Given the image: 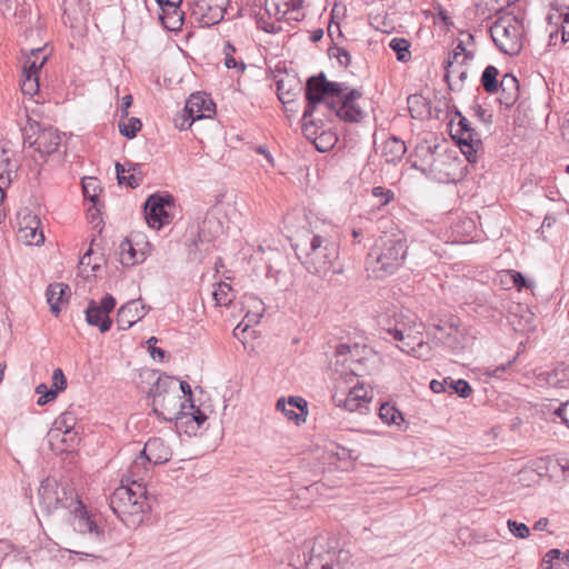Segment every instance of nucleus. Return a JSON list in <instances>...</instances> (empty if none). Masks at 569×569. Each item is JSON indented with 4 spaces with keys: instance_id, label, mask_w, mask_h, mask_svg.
Listing matches in <instances>:
<instances>
[{
    "instance_id": "49",
    "label": "nucleus",
    "mask_w": 569,
    "mask_h": 569,
    "mask_svg": "<svg viewBox=\"0 0 569 569\" xmlns=\"http://www.w3.org/2000/svg\"><path fill=\"white\" fill-rule=\"evenodd\" d=\"M465 52H466L465 43H463V41L459 40L456 48L453 49V51L448 54V58L445 61V68L447 70V76H446L447 78H448V73L450 72L449 69L452 68L453 63L458 60V58L460 56H463Z\"/></svg>"
},
{
    "instance_id": "37",
    "label": "nucleus",
    "mask_w": 569,
    "mask_h": 569,
    "mask_svg": "<svg viewBox=\"0 0 569 569\" xmlns=\"http://www.w3.org/2000/svg\"><path fill=\"white\" fill-rule=\"evenodd\" d=\"M390 49L397 54L398 61L407 62L411 58V43L406 38H393L389 42Z\"/></svg>"
},
{
    "instance_id": "26",
    "label": "nucleus",
    "mask_w": 569,
    "mask_h": 569,
    "mask_svg": "<svg viewBox=\"0 0 569 569\" xmlns=\"http://www.w3.org/2000/svg\"><path fill=\"white\" fill-rule=\"evenodd\" d=\"M421 335H417V340H407L397 347L402 352L410 355L419 360H429L432 357V347L430 343L420 339Z\"/></svg>"
},
{
    "instance_id": "43",
    "label": "nucleus",
    "mask_w": 569,
    "mask_h": 569,
    "mask_svg": "<svg viewBox=\"0 0 569 569\" xmlns=\"http://www.w3.org/2000/svg\"><path fill=\"white\" fill-rule=\"evenodd\" d=\"M236 52V48L230 41H227L223 46V54H224V66L228 69H238L239 71H244L246 64L243 62H238L233 57Z\"/></svg>"
},
{
    "instance_id": "42",
    "label": "nucleus",
    "mask_w": 569,
    "mask_h": 569,
    "mask_svg": "<svg viewBox=\"0 0 569 569\" xmlns=\"http://www.w3.org/2000/svg\"><path fill=\"white\" fill-rule=\"evenodd\" d=\"M277 410L281 411L289 420H292L296 422V425H300L306 421V417L303 413L296 412V410L292 407H289L286 402L284 398L278 399L276 403Z\"/></svg>"
},
{
    "instance_id": "14",
    "label": "nucleus",
    "mask_w": 569,
    "mask_h": 569,
    "mask_svg": "<svg viewBox=\"0 0 569 569\" xmlns=\"http://www.w3.org/2000/svg\"><path fill=\"white\" fill-rule=\"evenodd\" d=\"M327 119L323 116H312L309 119L302 118V133L310 140L320 152L329 151L336 143V136L326 130Z\"/></svg>"
},
{
    "instance_id": "4",
    "label": "nucleus",
    "mask_w": 569,
    "mask_h": 569,
    "mask_svg": "<svg viewBox=\"0 0 569 569\" xmlns=\"http://www.w3.org/2000/svg\"><path fill=\"white\" fill-rule=\"evenodd\" d=\"M59 491V509L70 510L72 516L71 525L74 531L80 535H87L96 542H104V528L101 527L91 515H89L76 490L69 486H60Z\"/></svg>"
},
{
    "instance_id": "57",
    "label": "nucleus",
    "mask_w": 569,
    "mask_h": 569,
    "mask_svg": "<svg viewBox=\"0 0 569 569\" xmlns=\"http://www.w3.org/2000/svg\"><path fill=\"white\" fill-rule=\"evenodd\" d=\"M508 273L510 274L511 279H512V283L513 286L518 289V290H521L523 288H527L529 287L528 284V281L526 279V277L519 272V271H515V270H509Z\"/></svg>"
},
{
    "instance_id": "25",
    "label": "nucleus",
    "mask_w": 569,
    "mask_h": 569,
    "mask_svg": "<svg viewBox=\"0 0 569 569\" xmlns=\"http://www.w3.org/2000/svg\"><path fill=\"white\" fill-rule=\"evenodd\" d=\"M84 313L87 323L93 327H98L101 333H104L110 330L112 326V320L110 316L104 313L98 307L97 301L90 300L88 302Z\"/></svg>"
},
{
    "instance_id": "34",
    "label": "nucleus",
    "mask_w": 569,
    "mask_h": 569,
    "mask_svg": "<svg viewBox=\"0 0 569 569\" xmlns=\"http://www.w3.org/2000/svg\"><path fill=\"white\" fill-rule=\"evenodd\" d=\"M469 142H466L467 140H462V146H460V151L466 157L467 161L469 163H477L479 159V150L482 148V141L480 138H471L470 134H468Z\"/></svg>"
},
{
    "instance_id": "7",
    "label": "nucleus",
    "mask_w": 569,
    "mask_h": 569,
    "mask_svg": "<svg viewBox=\"0 0 569 569\" xmlns=\"http://www.w3.org/2000/svg\"><path fill=\"white\" fill-rule=\"evenodd\" d=\"M176 383V378L160 376L149 389L148 398L152 400V411L160 420L174 421L176 412L172 411L180 400Z\"/></svg>"
},
{
    "instance_id": "56",
    "label": "nucleus",
    "mask_w": 569,
    "mask_h": 569,
    "mask_svg": "<svg viewBox=\"0 0 569 569\" xmlns=\"http://www.w3.org/2000/svg\"><path fill=\"white\" fill-rule=\"evenodd\" d=\"M98 307L109 316V313L114 309L116 307V299L112 295L107 293L101 298V300L98 302Z\"/></svg>"
},
{
    "instance_id": "6",
    "label": "nucleus",
    "mask_w": 569,
    "mask_h": 569,
    "mask_svg": "<svg viewBox=\"0 0 569 569\" xmlns=\"http://www.w3.org/2000/svg\"><path fill=\"white\" fill-rule=\"evenodd\" d=\"M383 330L400 345L407 340H417L422 333L423 325L418 316L407 308H395L381 319Z\"/></svg>"
},
{
    "instance_id": "30",
    "label": "nucleus",
    "mask_w": 569,
    "mask_h": 569,
    "mask_svg": "<svg viewBox=\"0 0 569 569\" xmlns=\"http://www.w3.org/2000/svg\"><path fill=\"white\" fill-rule=\"evenodd\" d=\"M119 249L120 262L126 267L133 266L144 260L143 252L138 253L130 239L121 241Z\"/></svg>"
},
{
    "instance_id": "1",
    "label": "nucleus",
    "mask_w": 569,
    "mask_h": 569,
    "mask_svg": "<svg viewBox=\"0 0 569 569\" xmlns=\"http://www.w3.org/2000/svg\"><path fill=\"white\" fill-rule=\"evenodd\" d=\"M128 486L121 485L109 497V506L112 512L126 527H139L147 513L151 510L150 496L144 485L142 475L132 476Z\"/></svg>"
},
{
    "instance_id": "22",
    "label": "nucleus",
    "mask_w": 569,
    "mask_h": 569,
    "mask_svg": "<svg viewBox=\"0 0 569 569\" xmlns=\"http://www.w3.org/2000/svg\"><path fill=\"white\" fill-rule=\"evenodd\" d=\"M71 296L70 287L62 282L48 286L46 291L47 302L50 311L57 317L60 313L61 305L67 303Z\"/></svg>"
},
{
    "instance_id": "40",
    "label": "nucleus",
    "mask_w": 569,
    "mask_h": 569,
    "mask_svg": "<svg viewBox=\"0 0 569 569\" xmlns=\"http://www.w3.org/2000/svg\"><path fill=\"white\" fill-rule=\"evenodd\" d=\"M120 133L128 138L133 139L142 128V122L139 118L131 117L127 121L120 120L118 123Z\"/></svg>"
},
{
    "instance_id": "18",
    "label": "nucleus",
    "mask_w": 569,
    "mask_h": 569,
    "mask_svg": "<svg viewBox=\"0 0 569 569\" xmlns=\"http://www.w3.org/2000/svg\"><path fill=\"white\" fill-rule=\"evenodd\" d=\"M149 309V307L142 303L141 299L128 301L126 305L120 307L117 312L116 323L118 329L128 330L137 321L141 320Z\"/></svg>"
},
{
    "instance_id": "13",
    "label": "nucleus",
    "mask_w": 569,
    "mask_h": 569,
    "mask_svg": "<svg viewBox=\"0 0 569 569\" xmlns=\"http://www.w3.org/2000/svg\"><path fill=\"white\" fill-rule=\"evenodd\" d=\"M325 86V73L320 72L317 76L310 77L305 87V96L307 106L303 111V119H309L312 116H326V93H322V87Z\"/></svg>"
},
{
    "instance_id": "16",
    "label": "nucleus",
    "mask_w": 569,
    "mask_h": 569,
    "mask_svg": "<svg viewBox=\"0 0 569 569\" xmlns=\"http://www.w3.org/2000/svg\"><path fill=\"white\" fill-rule=\"evenodd\" d=\"M206 420L207 415L199 407L194 406V409H189L187 403H180L179 410L174 413L177 431L188 436L196 435Z\"/></svg>"
},
{
    "instance_id": "39",
    "label": "nucleus",
    "mask_w": 569,
    "mask_h": 569,
    "mask_svg": "<svg viewBox=\"0 0 569 569\" xmlns=\"http://www.w3.org/2000/svg\"><path fill=\"white\" fill-rule=\"evenodd\" d=\"M76 425H77L76 415L70 410H67L56 419L54 430L61 431L64 435H68L74 429Z\"/></svg>"
},
{
    "instance_id": "55",
    "label": "nucleus",
    "mask_w": 569,
    "mask_h": 569,
    "mask_svg": "<svg viewBox=\"0 0 569 569\" xmlns=\"http://www.w3.org/2000/svg\"><path fill=\"white\" fill-rule=\"evenodd\" d=\"M289 407L293 409H299L300 413H303L305 417L308 415L307 401L302 397H289L288 401H286Z\"/></svg>"
},
{
    "instance_id": "5",
    "label": "nucleus",
    "mask_w": 569,
    "mask_h": 569,
    "mask_svg": "<svg viewBox=\"0 0 569 569\" xmlns=\"http://www.w3.org/2000/svg\"><path fill=\"white\" fill-rule=\"evenodd\" d=\"M496 47L505 54L517 56L523 47L525 24L517 16L506 14L498 18L489 29Z\"/></svg>"
},
{
    "instance_id": "11",
    "label": "nucleus",
    "mask_w": 569,
    "mask_h": 569,
    "mask_svg": "<svg viewBox=\"0 0 569 569\" xmlns=\"http://www.w3.org/2000/svg\"><path fill=\"white\" fill-rule=\"evenodd\" d=\"M174 207V198L169 193H153L144 202V217L149 227L160 230L169 224L172 214L169 212Z\"/></svg>"
},
{
    "instance_id": "28",
    "label": "nucleus",
    "mask_w": 569,
    "mask_h": 569,
    "mask_svg": "<svg viewBox=\"0 0 569 569\" xmlns=\"http://www.w3.org/2000/svg\"><path fill=\"white\" fill-rule=\"evenodd\" d=\"M569 550L550 549L542 559V569H568Z\"/></svg>"
},
{
    "instance_id": "61",
    "label": "nucleus",
    "mask_w": 569,
    "mask_h": 569,
    "mask_svg": "<svg viewBox=\"0 0 569 569\" xmlns=\"http://www.w3.org/2000/svg\"><path fill=\"white\" fill-rule=\"evenodd\" d=\"M517 359V356H515L511 360H509L508 362L503 363V365H500V366H497L492 372H491V376L492 377H496V378H501L502 375L506 372V370L508 368L511 367V365L516 361Z\"/></svg>"
},
{
    "instance_id": "32",
    "label": "nucleus",
    "mask_w": 569,
    "mask_h": 569,
    "mask_svg": "<svg viewBox=\"0 0 569 569\" xmlns=\"http://www.w3.org/2000/svg\"><path fill=\"white\" fill-rule=\"evenodd\" d=\"M499 70L495 66H487L481 74V86L489 94L496 93L499 90L500 82L498 81Z\"/></svg>"
},
{
    "instance_id": "29",
    "label": "nucleus",
    "mask_w": 569,
    "mask_h": 569,
    "mask_svg": "<svg viewBox=\"0 0 569 569\" xmlns=\"http://www.w3.org/2000/svg\"><path fill=\"white\" fill-rule=\"evenodd\" d=\"M47 61L43 48L32 49L30 54L26 57L23 63V73L38 74Z\"/></svg>"
},
{
    "instance_id": "38",
    "label": "nucleus",
    "mask_w": 569,
    "mask_h": 569,
    "mask_svg": "<svg viewBox=\"0 0 569 569\" xmlns=\"http://www.w3.org/2000/svg\"><path fill=\"white\" fill-rule=\"evenodd\" d=\"M212 297L217 306L228 307L233 300L231 286L227 282H219L212 291Z\"/></svg>"
},
{
    "instance_id": "51",
    "label": "nucleus",
    "mask_w": 569,
    "mask_h": 569,
    "mask_svg": "<svg viewBox=\"0 0 569 569\" xmlns=\"http://www.w3.org/2000/svg\"><path fill=\"white\" fill-rule=\"evenodd\" d=\"M371 193H372V197L380 200L379 207L388 204L395 197V193L392 190L380 187V186L373 187Z\"/></svg>"
},
{
    "instance_id": "12",
    "label": "nucleus",
    "mask_w": 569,
    "mask_h": 569,
    "mask_svg": "<svg viewBox=\"0 0 569 569\" xmlns=\"http://www.w3.org/2000/svg\"><path fill=\"white\" fill-rule=\"evenodd\" d=\"M361 96L362 93L358 89H350L341 101L326 102L327 112L323 118L328 121L337 117L346 122H359L363 118V112L355 101Z\"/></svg>"
},
{
    "instance_id": "15",
    "label": "nucleus",
    "mask_w": 569,
    "mask_h": 569,
    "mask_svg": "<svg viewBox=\"0 0 569 569\" xmlns=\"http://www.w3.org/2000/svg\"><path fill=\"white\" fill-rule=\"evenodd\" d=\"M30 130H34V127L30 126ZM23 142L24 146L34 148L42 158H46L58 150L61 144V134L52 127L38 128L33 134H27Z\"/></svg>"
},
{
    "instance_id": "64",
    "label": "nucleus",
    "mask_w": 569,
    "mask_h": 569,
    "mask_svg": "<svg viewBox=\"0 0 569 569\" xmlns=\"http://www.w3.org/2000/svg\"><path fill=\"white\" fill-rule=\"evenodd\" d=\"M148 349L153 360L163 361L166 359L167 352L163 349L156 346H150Z\"/></svg>"
},
{
    "instance_id": "19",
    "label": "nucleus",
    "mask_w": 569,
    "mask_h": 569,
    "mask_svg": "<svg viewBox=\"0 0 569 569\" xmlns=\"http://www.w3.org/2000/svg\"><path fill=\"white\" fill-rule=\"evenodd\" d=\"M438 151V144H421L417 147L416 160L412 163L413 168L426 174H432L439 171L437 162L440 153Z\"/></svg>"
},
{
    "instance_id": "33",
    "label": "nucleus",
    "mask_w": 569,
    "mask_h": 569,
    "mask_svg": "<svg viewBox=\"0 0 569 569\" xmlns=\"http://www.w3.org/2000/svg\"><path fill=\"white\" fill-rule=\"evenodd\" d=\"M137 164L130 163V167L126 169V164H122L120 162L116 163L117 180L120 186H127L130 188L139 187L141 179L137 178L133 173H129L128 176L126 174V172L134 170Z\"/></svg>"
},
{
    "instance_id": "35",
    "label": "nucleus",
    "mask_w": 569,
    "mask_h": 569,
    "mask_svg": "<svg viewBox=\"0 0 569 569\" xmlns=\"http://www.w3.org/2000/svg\"><path fill=\"white\" fill-rule=\"evenodd\" d=\"M349 91L348 87L343 82L328 81L325 77V86L322 87V93H326V100L341 101L343 96Z\"/></svg>"
},
{
    "instance_id": "3",
    "label": "nucleus",
    "mask_w": 569,
    "mask_h": 569,
    "mask_svg": "<svg viewBox=\"0 0 569 569\" xmlns=\"http://www.w3.org/2000/svg\"><path fill=\"white\" fill-rule=\"evenodd\" d=\"M295 250L298 259L312 274L327 277L329 273L340 271L335 268V262L338 259V247L319 234L311 236L307 248L302 249L300 244H297Z\"/></svg>"
},
{
    "instance_id": "45",
    "label": "nucleus",
    "mask_w": 569,
    "mask_h": 569,
    "mask_svg": "<svg viewBox=\"0 0 569 569\" xmlns=\"http://www.w3.org/2000/svg\"><path fill=\"white\" fill-rule=\"evenodd\" d=\"M21 90L24 94L33 96L39 91V76L23 73Z\"/></svg>"
},
{
    "instance_id": "63",
    "label": "nucleus",
    "mask_w": 569,
    "mask_h": 569,
    "mask_svg": "<svg viewBox=\"0 0 569 569\" xmlns=\"http://www.w3.org/2000/svg\"><path fill=\"white\" fill-rule=\"evenodd\" d=\"M476 114L483 123L492 122V114L483 109L481 106L476 107Z\"/></svg>"
},
{
    "instance_id": "24",
    "label": "nucleus",
    "mask_w": 569,
    "mask_h": 569,
    "mask_svg": "<svg viewBox=\"0 0 569 569\" xmlns=\"http://www.w3.org/2000/svg\"><path fill=\"white\" fill-rule=\"evenodd\" d=\"M59 488L60 486L50 479L41 482L39 488V498L40 503L47 513H51L59 509Z\"/></svg>"
},
{
    "instance_id": "54",
    "label": "nucleus",
    "mask_w": 569,
    "mask_h": 569,
    "mask_svg": "<svg viewBox=\"0 0 569 569\" xmlns=\"http://www.w3.org/2000/svg\"><path fill=\"white\" fill-rule=\"evenodd\" d=\"M180 390L184 396V401L179 400L180 403H187L189 409H194V401H193V395L191 390V386L187 381H180L179 382Z\"/></svg>"
},
{
    "instance_id": "10",
    "label": "nucleus",
    "mask_w": 569,
    "mask_h": 569,
    "mask_svg": "<svg viewBox=\"0 0 569 569\" xmlns=\"http://www.w3.org/2000/svg\"><path fill=\"white\" fill-rule=\"evenodd\" d=\"M370 350L365 345L339 343L336 347V362L341 363L346 369L342 373L351 377H360L366 371V361Z\"/></svg>"
},
{
    "instance_id": "21",
    "label": "nucleus",
    "mask_w": 569,
    "mask_h": 569,
    "mask_svg": "<svg viewBox=\"0 0 569 569\" xmlns=\"http://www.w3.org/2000/svg\"><path fill=\"white\" fill-rule=\"evenodd\" d=\"M161 9L160 20L163 27L170 31L180 30L183 24V11L180 8L181 2H170L168 0H157Z\"/></svg>"
},
{
    "instance_id": "59",
    "label": "nucleus",
    "mask_w": 569,
    "mask_h": 569,
    "mask_svg": "<svg viewBox=\"0 0 569 569\" xmlns=\"http://www.w3.org/2000/svg\"><path fill=\"white\" fill-rule=\"evenodd\" d=\"M448 386H449V377L445 378L441 381L436 380V379L430 381V389L435 393H441V392L448 391Z\"/></svg>"
},
{
    "instance_id": "58",
    "label": "nucleus",
    "mask_w": 569,
    "mask_h": 569,
    "mask_svg": "<svg viewBox=\"0 0 569 569\" xmlns=\"http://www.w3.org/2000/svg\"><path fill=\"white\" fill-rule=\"evenodd\" d=\"M435 9L437 10L435 19H433V22L436 24L438 22H443L447 27L452 24L449 12L445 8H442L441 6H438Z\"/></svg>"
},
{
    "instance_id": "47",
    "label": "nucleus",
    "mask_w": 569,
    "mask_h": 569,
    "mask_svg": "<svg viewBox=\"0 0 569 569\" xmlns=\"http://www.w3.org/2000/svg\"><path fill=\"white\" fill-rule=\"evenodd\" d=\"M328 53L330 57H335L342 67H348L351 62L350 52L342 47H330Z\"/></svg>"
},
{
    "instance_id": "36",
    "label": "nucleus",
    "mask_w": 569,
    "mask_h": 569,
    "mask_svg": "<svg viewBox=\"0 0 569 569\" xmlns=\"http://www.w3.org/2000/svg\"><path fill=\"white\" fill-rule=\"evenodd\" d=\"M379 417L387 425L400 426L405 421L402 413L388 402L380 406Z\"/></svg>"
},
{
    "instance_id": "62",
    "label": "nucleus",
    "mask_w": 569,
    "mask_h": 569,
    "mask_svg": "<svg viewBox=\"0 0 569 569\" xmlns=\"http://www.w3.org/2000/svg\"><path fill=\"white\" fill-rule=\"evenodd\" d=\"M457 116L459 117L458 121V130L457 131H463V132H471L475 131L473 128H471L470 122L466 117L462 116L460 111H457Z\"/></svg>"
},
{
    "instance_id": "50",
    "label": "nucleus",
    "mask_w": 569,
    "mask_h": 569,
    "mask_svg": "<svg viewBox=\"0 0 569 569\" xmlns=\"http://www.w3.org/2000/svg\"><path fill=\"white\" fill-rule=\"evenodd\" d=\"M507 526L509 531L517 538L525 539L530 533L529 528L522 522L509 519Z\"/></svg>"
},
{
    "instance_id": "9",
    "label": "nucleus",
    "mask_w": 569,
    "mask_h": 569,
    "mask_svg": "<svg viewBox=\"0 0 569 569\" xmlns=\"http://www.w3.org/2000/svg\"><path fill=\"white\" fill-rule=\"evenodd\" d=\"M230 0H192L190 17L199 28L218 24L224 17Z\"/></svg>"
},
{
    "instance_id": "27",
    "label": "nucleus",
    "mask_w": 569,
    "mask_h": 569,
    "mask_svg": "<svg viewBox=\"0 0 569 569\" xmlns=\"http://www.w3.org/2000/svg\"><path fill=\"white\" fill-rule=\"evenodd\" d=\"M407 151L405 142L392 136L382 143L381 156L387 163L399 162Z\"/></svg>"
},
{
    "instance_id": "23",
    "label": "nucleus",
    "mask_w": 569,
    "mask_h": 569,
    "mask_svg": "<svg viewBox=\"0 0 569 569\" xmlns=\"http://www.w3.org/2000/svg\"><path fill=\"white\" fill-rule=\"evenodd\" d=\"M499 103L506 108H511L519 99V82L512 73L503 74L500 84Z\"/></svg>"
},
{
    "instance_id": "8",
    "label": "nucleus",
    "mask_w": 569,
    "mask_h": 569,
    "mask_svg": "<svg viewBox=\"0 0 569 569\" xmlns=\"http://www.w3.org/2000/svg\"><path fill=\"white\" fill-rule=\"evenodd\" d=\"M171 457V449L161 438H151L146 442L140 455L133 460L129 472L132 476L147 473L151 465L166 463Z\"/></svg>"
},
{
    "instance_id": "41",
    "label": "nucleus",
    "mask_w": 569,
    "mask_h": 569,
    "mask_svg": "<svg viewBox=\"0 0 569 569\" xmlns=\"http://www.w3.org/2000/svg\"><path fill=\"white\" fill-rule=\"evenodd\" d=\"M448 390L451 395L457 393L461 398H468L472 392V388L467 380H465V379L455 380L451 377H449Z\"/></svg>"
},
{
    "instance_id": "20",
    "label": "nucleus",
    "mask_w": 569,
    "mask_h": 569,
    "mask_svg": "<svg viewBox=\"0 0 569 569\" xmlns=\"http://www.w3.org/2000/svg\"><path fill=\"white\" fill-rule=\"evenodd\" d=\"M371 399L372 390H368L363 383L358 381L349 389L345 398L339 400V406L351 412L362 411L363 409H367Z\"/></svg>"
},
{
    "instance_id": "52",
    "label": "nucleus",
    "mask_w": 569,
    "mask_h": 569,
    "mask_svg": "<svg viewBox=\"0 0 569 569\" xmlns=\"http://www.w3.org/2000/svg\"><path fill=\"white\" fill-rule=\"evenodd\" d=\"M277 94L282 103H289L293 101L296 93L290 88L286 87L284 80L277 81Z\"/></svg>"
},
{
    "instance_id": "53",
    "label": "nucleus",
    "mask_w": 569,
    "mask_h": 569,
    "mask_svg": "<svg viewBox=\"0 0 569 569\" xmlns=\"http://www.w3.org/2000/svg\"><path fill=\"white\" fill-rule=\"evenodd\" d=\"M52 388L58 392L63 391L67 388V379L60 368H56L52 372Z\"/></svg>"
},
{
    "instance_id": "44",
    "label": "nucleus",
    "mask_w": 569,
    "mask_h": 569,
    "mask_svg": "<svg viewBox=\"0 0 569 569\" xmlns=\"http://www.w3.org/2000/svg\"><path fill=\"white\" fill-rule=\"evenodd\" d=\"M82 189L84 197L96 203L98 200L99 181L96 178L88 177L82 179Z\"/></svg>"
},
{
    "instance_id": "60",
    "label": "nucleus",
    "mask_w": 569,
    "mask_h": 569,
    "mask_svg": "<svg viewBox=\"0 0 569 569\" xmlns=\"http://www.w3.org/2000/svg\"><path fill=\"white\" fill-rule=\"evenodd\" d=\"M131 104H132V96L131 94L123 96L121 99V106H120L121 119H124L128 117V114H129L128 109L131 107Z\"/></svg>"
},
{
    "instance_id": "48",
    "label": "nucleus",
    "mask_w": 569,
    "mask_h": 569,
    "mask_svg": "<svg viewBox=\"0 0 569 569\" xmlns=\"http://www.w3.org/2000/svg\"><path fill=\"white\" fill-rule=\"evenodd\" d=\"M21 232L22 237L30 246H39L44 241L43 233L41 231H38L37 228H24L21 230Z\"/></svg>"
},
{
    "instance_id": "17",
    "label": "nucleus",
    "mask_w": 569,
    "mask_h": 569,
    "mask_svg": "<svg viewBox=\"0 0 569 569\" xmlns=\"http://www.w3.org/2000/svg\"><path fill=\"white\" fill-rule=\"evenodd\" d=\"M184 113L191 126L196 120L211 118L216 113V104L207 93L196 92L188 98Z\"/></svg>"
},
{
    "instance_id": "31",
    "label": "nucleus",
    "mask_w": 569,
    "mask_h": 569,
    "mask_svg": "<svg viewBox=\"0 0 569 569\" xmlns=\"http://www.w3.org/2000/svg\"><path fill=\"white\" fill-rule=\"evenodd\" d=\"M11 163L6 150H1L0 152V201H3L6 193L4 189L11 182Z\"/></svg>"
},
{
    "instance_id": "2",
    "label": "nucleus",
    "mask_w": 569,
    "mask_h": 569,
    "mask_svg": "<svg viewBox=\"0 0 569 569\" xmlns=\"http://www.w3.org/2000/svg\"><path fill=\"white\" fill-rule=\"evenodd\" d=\"M407 251V239L402 232H383L368 253V270L376 278L390 276L402 266Z\"/></svg>"
},
{
    "instance_id": "46",
    "label": "nucleus",
    "mask_w": 569,
    "mask_h": 569,
    "mask_svg": "<svg viewBox=\"0 0 569 569\" xmlns=\"http://www.w3.org/2000/svg\"><path fill=\"white\" fill-rule=\"evenodd\" d=\"M36 392L39 395L37 403L39 406H44L48 402L54 400L57 398L58 391L53 388H48L44 383L37 386Z\"/></svg>"
}]
</instances>
